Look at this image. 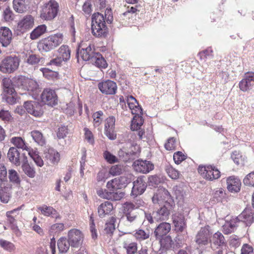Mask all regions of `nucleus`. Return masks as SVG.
Here are the masks:
<instances>
[{
	"label": "nucleus",
	"instance_id": "obj_1",
	"mask_svg": "<svg viewBox=\"0 0 254 254\" xmlns=\"http://www.w3.org/2000/svg\"><path fill=\"white\" fill-rule=\"evenodd\" d=\"M105 16L97 12L92 15L91 32L93 36L98 38H105L108 33Z\"/></svg>",
	"mask_w": 254,
	"mask_h": 254
},
{
	"label": "nucleus",
	"instance_id": "obj_2",
	"mask_svg": "<svg viewBox=\"0 0 254 254\" xmlns=\"http://www.w3.org/2000/svg\"><path fill=\"white\" fill-rule=\"evenodd\" d=\"M63 35L58 33L41 40L38 44L40 51L49 52L59 46L63 41Z\"/></svg>",
	"mask_w": 254,
	"mask_h": 254
},
{
	"label": "nucleus",
	"instance_id": "obj_3",
	"mask_svg": "<svg viewBox=\"0 0 254 254\" xmlns=\"http://www.w3.org/2000/svg\"><path fill=\"white\" fill-rule=\"evenodd\" d=\"M20 59L16 55L5 57L0 63V71L3 73H12L19 67Z\"/></svg>",
	"mask_w": 254,
	"mask_h": 254
},
{
	"label": "nucleus",
	"instance_id": "obj_4",
	"mask_svg": "<svg viewBox=\"0 0 254 254\" xmlns=\"http://www.w3.org/2000/svg\"><path fill=\"white\" fill-rule=\"evenodd\" d=\"M59 10L58 3L55 0H50L44 5L40 17L46 20H51L57 16Z\"/></svg>",
	"mask_w": 254,
	"mask_h": 254
},
{
	"label": "nucleus",
	"instance_id": "obj_5",
	"mask_svg": "<svg viewBox=\"0 0 254 254\" xmlns=\"http://www.w3.org/2000/svg\"><path fill=\"white\" fill-rule=\"evenodd\" d=\"M198 172L204 179L209 181L219 179L221 176L220 171L214 166H199Z\"/></svg>",
	"mask_w": 254,
	"mask_h": 254
},
{
	"label": "nucleus",
	"instance_id": "obj_6",
	"mask_svg": "<svg viewBox=\"0 0 254 254\" xmlns=\"http://www.w3.org/2000/svg\"><path fill=\"white\" fill-rule=\"evenodd\" d=\"M211 234L208 226L201 227L197 233L195 242L197 245V248H202L207 245L210 241Z\"/></svg>",
	"mask_w": 254,
	"mask_h": 254
},
{
	"label": "nucleus",
	"instance_id": "obj_7",
	"mask_svg": "<svg viewBox=\"0 0 254 254\" xmlns=\"http://www.w3.org/2000/svg\"><path fill=\"white\" fill-rule=\"evenodd\" d=\"M14 81L18 87L24 90L34 91L38 87L37 82L24 76L20 75L14 78Z\"/></svg>",
	"mask_w": 254,
	"mask_h": 254
},
{
	"label": "nucleus",
	"instance_id": "obj_8",
	"mask_svg": "<svg viewBox=\"0 0 254 254\" xmlns=\"http://www.w3.org/2000/svg\"><path fill=\"white\" fill-rule=\"evenodd\" d=\"M175 206L174 202L165 203L157 211L153 212L155 221H162L167 220L169 218L171 211Z\"/></svg>",
	"mask_w": 254,
	"mask_h": 254
},
{
	"label": "nucleus",
	"instance_id": "obj_9",
	"mask_svg": "<svg viewBox=\"0 0 254 254\" xmlns=\"http://www.w3.org/2000/svg\"><path fill=\"white\" fill-rule=\"evenodd\" d=\"M154 204L164 205L171 202H174L169 192L166 189L157 190L152 198Z\"/></svg>",
	"mask_w": 254,
	"mask_h": 254
},
{
	"label": "nucleus",
	"instance_id": "obj_10",
	"mask_svg": "<svg viewBox=\"0 0 254 254\" xmlns=\"http://www.w3.org/2000/svg\"><path fill=\"white\" fill-rule=\"evenodd\" d=\"M34 25V17L31 15H26L18 21L16 31L18 34H23L31 29Z\"/></svg>",
	"mask_w": 254,
	"mask_h": 254
},
{
	"label": "nucleus",
	"instance_id": "obj_11",
	"mask_svg": "<svg viewBox=\"0 0 254 254\" xmlns=\"http://www.w3.org/2000/svg\"><path fill=\"white\" fill-rule=\"evenodd\" d=\"M41 101L50 106H54L58 104V97L56 92L51 89H45L41 95Z\"/></svg>",
	"mask_w": 254,
	"mask_h": 254
},
{
	"label": "nucleus",
	"instance_id": "obj_12",
	"mask_svg": "<svg viewBox=\"0 0 254 254\" xmlns=\"http://www.w3.org/2000/svg\"><path fill=\"white\" fill-rule=\"evenodd\" d=\"M98 87L101 92L105 95L115 94L117 90L116 83L110 80L99 82Z\"/></svg>",
	"mask_w": 254,
	"mask_h": 254
},
{
	"label": "nucleus",
	"instance_id": "obj_13",
	"mask_svg": "<svg viewBox=\"0 0 254 254\" xmlns=\"http://www.w3.org/2000/svg\"><path fill=\"white\" fill-rule=\"evenodd\" d=\"M67 237L70 246L77 248L81 244L83 236L80 230L77 229H72L68 231Z\"/></svg>",
	"mask_w": 254,
	"mask_h": 254
},
{
	"label": "nucleus",
	"instance_id": "obj_14",
	"mask_svg": "<svg viewBox=\"0 0 254 254\" xmlns=\"http://www.w3.org/2000/svg\"><path fill=\"white\" fill-rule=\"evenodd\" d=\"M127 184V178L125 176H121L108 181L106 184V187L109 190L115 191L121 189Z\"/></svg>",
	"mask_w": 254,
	"mask_h": 254
},
{
	"label": "nucleus",
	"instance_id": "obj_15",
	"mask_svg": "<svg viewBox=\"0 0 254 254\" xmlns=\"http://www.w3.org/2000/svg\"><path fill=\"white\" fill-rule=\"evenodd\" d=\"M116 119L114 116L107 118L105 122V134L110 139L116 138V133L115 130Z\"/></svg>",
	"mask_w": 254,
	"mask_h": 254
},
{
	"label": "nucleus",
	"instance_id": "obj_16",
	"mask_svg": "<svg viewBox=\"0 0 254 254\" xmlns=\"http://www.w3.org/2000/svg\"><path fill=\"white\" fill-rule=\"evenodd\" d=\"M24 107L29 114L35 117H41L43 114L41 106L37 102H25L24 104Z\"/></svg>",
	"mask_w": 254,
	"mask_h": 254
},
{
	"label": "nucleus",
	"instance_id": "obj_17",
	"mask_svg": "<svg viewBox=\"0 0 254 254\" xmlns=\"http://www.w3.org/2000/svg\"><path fill=\"white\" fill-rule=\"evenodd\" d=\"M227 189L231 193L239 192L241 188L242 183L237 176L233 175L226 179Z\"/></svg>",
	"mask_w": 254,
	"mask_h": 254
},
{
	"label": "nucleus",
	"instance_id": "obj_18",
	"mask_svg": "<svg viewBox=\"0 0 254 254\" xmlns=\"http://www.w3.org/2000/svg\"><path fill=\"white\" fill-rule=\"evenodd\" d=\"M144 178V176L139 177L133 182V186L131 192L132 195L136 196L144 192L147 187Z\"/></svg>",
	"mask_w": 254,
	"mask_h": 254
},
{
	"label": "nucleus",
	"instance_id": "obj_19",
	"mask_svg": "<svg viewBox=\"0 0 254 254\" xmlns=\"http://www.w3.org/2000/svg\"><path fill=\"white\" fill-rule=\"evenodd\" d=\"M133 168L136 172L146 174L154 169V165L149 161L137 160L134 162Z\"/></svg>",
	"mask_w": 254,
	"mask_h": 254
},
{
	"label": "nucleus",
	"instance_id": "obj_20",
	"mask_svg": "<svg viewBox=\"0 0 254 254\" xmlns=\"http://www.w3.org/2000/svg\"><path fill=\"white\" fill-rule=\"evenodd\" d=\"M172 220L177 232H182L186 229L187 225L183 215L175 213L172 215Z\"/></svg>",
	"mask_w": 254,
	"mask_h": 254
},
{
	"label": "nucleus",
	"instance_id": "obj_21",
	"mask_svg": "<svg viewBox=\"0 0 254 254\" xmlns=\"http://www.w3.org/2000/svg\"><path fill=\"white\" fill-rule=\"evenodd\" d=\"M12 34L11 30L6 27L0 28V43L3 47H6L12 40Z\"/></svg>",
	"mask_w": 254,
	"mask_h": 254
},
{
	"label": "nucleus",
	"instance_id": "obj_22",
	"mask_svg": "<svg viewBox=\"0 0 254 254\" xmlns=\"http://www.w3.org/2000/svg\"><path fill=\"white\" fill-rule=\"evenodd\" d=\"M239 221L242 222L247 226H249L254 222L253 210L251 208H246L237 217Z\"/></svg>",
	"mask_w": 254,
	"mask_h": 254
},
{
	"label": "nucleus",
	"instance_id": "obj_23",
	"mask_svg": "<svg viewBox=\"0 0 254 254\" xmlns=\"http://www.w3.org/2000/svg\"><path fill=\"white\" fill-rule=\"evenodd\" d=\"M123 212L128 221L132 222L136 218V215L131 212L136 208L135 205L131 202H126L123 204Z\"/></svg>",
	"mask_w": 254,
	"mask_h": 254
},
{
	"label": "nucleus",
	"instance_id": "obj_24",
	"mask_svg": "<svg viewBox=\"0 0 254 254\" xmlns=\"http://www.w3.org/2000/svg\"><path fill=\"white\" fill-rule=\"evenodd\" d=\"M171 224L167 222L161 223L155 229L154 233L156 239H160L166 235L170 231Z\"/></svg>",
	"mask_w": 254,
	"mask_h": 254
},
{
	"label": "nucleus",
	"instance_id": "obj_25",
	"mask_svg": "<svg viewBox=\"0 0 254 254\" xmlns=\"http://www.w3.org/2000/svg\"><path fill=\"white\" fill-rule=\"evenodd\" d=\"M94 50V46L89 44L86 48L82 47L81 50L78 52V54L80 56L83 60L87 61L93 59L94 55L97 53H95Z\"/></svg>",
	"mask_w": 254,
	"mask_h": 254
},
{
	"label": "nucleus",
	"instance_id": "obj_26",
	"mask_svg": "<svg viewBox=\"0 0 254 254\" xmlns=\"http://www.w3.org/2000/svg\"><path fill=\"white\" fill-rule=\"evenodd\" d=\"M11 193V185L3 183L0 187V198L3 203H7L9 200Z\"/></svg>",
	"mask_w": 254,
	"mask_h": 254
},
{
	"label": "nucleus",
	"instance_id": "obj_27",
	"mask_svg": "<svg viewBox=\"0 0 254 254\" xmlns=\"http://www.w3.org/2000/svg\"><path fill=\"white\" fill-rule=\"evenodd\" d=\"M20 153L18 149L14 147L9 148L7 152V158L9 161L16 166L20 164Z\"/></svg>",
	"mask_w": 254,
	"mask_h": 254
},
{
	"label": "nucleus",
	"instance_id": "obj_28",
	"mask_svg": "<svg viewBox=\"0 0 254 254\" xmlns=\"http://www.w3.org/2000/svg\"><path fill=\"white\" fill-rule=\"evenodd\" d=\"M21 207H18L12 210L6 212V215L7 217V221L11 225V229L15 232L19 231L17 226L15 225L16 220L15 217L18 214L19 211Z\"/></svg>",
	"mask_w": 254,
	"mask_h": 254
},
{
	"label": "nucleus",
	"instance_id": "obj_29",
	"mask_svg": "<svg viewBox=\"0 0 254 254\" xmlns=\"http://www.w3.org/2000/svg\"><path fill=\"white\" fill-rule=\"evenodd\" d=\"M45 157L53 165L58 164L60 160V153L53 148H49L45 152Z\"/></svg>",
	"mask_w": 254,
	"mask_h": 254
},
{
	"label": "nucleus",
	"instance_id": "obj_30",
	"mask_svg": "<svg viewBox=\"0 0 254 254\" xmlns=\"http://www.w3.org/2000/svg\"><path fill=\"white\" fill-rule=\"evenodd\" d=\"M113 210V205L109 201H105L98 207V213L100 217H104L106 215L110 214Z\"/></svg>",
	"mask_w": 254,
	"mask_h": 254
},
{
	"label": "nucleus",
	"instance_id": "obj_31",
	"mask_svg": "<svg viewBox=\"0 0 254 254\" xmlns=\"http://www.w3.org/2000/svg\"><path fill=\"white\" fill-rule=\"evenodd\" d=\"M127 103L133 115L139 114L141 113V108L139 107L137 100L132 96L127 97Z\"/></svg>",
	"mask_w": 254,
	"mask_h": 254
},
{
	"label": "nucleus",
	"instance_id": "obj_32",
	"mask_svg": "<svg viewBox=\"0 0 254 254\" xmlns=\"http://www.w3.org/2000/svg\"><path fill=\"white\" fill-rule=\"evenodd\" d=\"M210 243L217 246L226 247V242L224 236L219 231L215 233L210 238Z\"/></svg>",
	"mask_w": 254,
	"mask_h": 254
},
{
	"label": "nucleus",
	"instance_id": "obj_33",
	"mask_svg": "<svg viewBox=\"0 0 254 254\" xmlns=\"http://www.w3.org/2000/svg\"><path fill=\"white\" fill-rule=\"evenodd\" d=\"M123 247L126 250L127 254H135L137 251L138 245L135 242L126 240L123 243Z\"/></svg>",
	"mask_w": 254,
	"mask_h": 254
},
{
	"label": "nucleus",
	"instance_id": "obj_34",
	"mask_svg": "<svg viewBox=\"0 0 254 254\" xmlns=\"http://www.w3.org/2000/svg\"><path fill=\"white\" fill-rule=\"evenodd\" d=\"M37 209L44 216H51L52 217H57V211L53 207L43 205L42 206H38Z\"/></svg>",
	"mask_w": 254,
	"mask_h": 254
},
{
	"label": "nucleus",
	"instance_id": "obj_35",
	"mask_svg": "<svg viewBox=\"0 0 254 254\" xmlns=\"http://www.w3.org/2000/svg\"><path fill=\"white\" fill-rule=\"evenodd\" d=\"M133 236L137 241L141 242L148 239L150 236V234L148 230H144L138 229L134 231Z\"/></svg>",
	"mask_w": 254,
	"mask_h": 254
},
{
	"label": "nucleus",
	"instance_id": "obj_36",
	"mask_svg": "<svg viewBox=\"0 0 254 254\" xmlns=\"http://www.w3.org/2000/svg\"><path fill=\"white\" fill-rule=\"evenodd\" d=\"M28 4V0H13V7L14 10L19 13H22L27 9Z\"/></svg>",
	"mask_w": 254,
	"mask_h": 254
},
{
	"label": "nucleus",
	"instance_id": "obj_37",
	"mask_svg": "<svg viewBox=\"0 0 254 254\" xmlns=\"http://www.w3.org/2000/svg\"><path fill=\"white\" fill-rule=\"evenodd\" d=\"M47 31V26L45 24H42L36 27L31 32L30 38L31 40H36L45 34Z\"/></svg>",
	"mask_w": 254,
	"mask_h": 254
},
{
	"label": "nucleus",
	"instance_id": "obj_38",
	"mask_svg": "<svg viewBox=\"0 0 254 254\" xmlns=\"http://www.w3.org/2000/svg\"><path fill=\"white\" fill-rule=\"evenodd\" d=\"M249 77V75L246 73L244 78L239 83L240 89L243 92L250 90L253 86V84L251 83V82L253 81L250 79L251 78Z\"/></svg>",
	"mask_w": 254,
	"mask_h": 254
},
{
	"label": "nucleus",
	"instance_id": "obj_39",
	"mask_svg": "<svg viewBox=\"0 0 254 254\" xmlns=\"http://www.w3.org/2000/svg\"><path fill=\"white\" fill-rule=\"evenodd\" d=\"M2 85L5 93L12 95L15 93V89L12 80L7 77H4L2 80Z\"/></svg>",
	"mask_w": 254,
	"mask_h": 254
},
{
	"label": "nucleus",
	"instance_id": "obj_40",
	"mask_svg": "<svg viewBox=\"0 0 254 254\" xmlns=\"http://www.w3.org/2000/svg\"><path fill=\"white\" fill-rule=\"evenodd\" d=\"M28 154L29 156L33 159L37 166L40 167L43 166L44 164L43 160L39 155L38 152L36 150L31 148L28 150Z\"/></svg>",
	"mask_w": 254,
	"mask_h": 254
},
{
	"label": "nucleus",
	"instance_id": "obj_41",
	"mask_svg": "<svg viewBox=\"0 0 254 254\" xmlns=\"http://www.w3.org/2000/svg\"><path fill=\"white\" fill-rule=\"evenodd\" d=\"M92 61L99 68H105L107 67L108 64L102 55L99 53H97L94 55Z\"/></svg>",
	"mask_w": 254,
	"mask_h": 254
},
{
	"label": "nucleus",
	"instance_id": "obj_42",
	"mask_svg": "<svg viewBox=\"0 0 254 254\" xmlns=\"http://www.w3.org/2000/svg\"><path fill=\"white\" fill-rule=\"evenodd\" d=\"M11 142L18 148L26 150L27 152L31 148L26 145L25 140L21 137H13L10 140Z\"/></svg>",
	"mask_w": 254,
	"mask_h": 254
},
{
	"label": "nucleus",
	"instance_id": "obj_43",
	"mask_svg": "<svg viewBox=\"0 0 254 254\" xmlns=\"http://www.w3.org/2000/svg\"><path fill=\"white\" fill-rule=\"evenodd\" d=\"M144 123L143 118L139 114L134 115L130 126L132 130H137L141 128Z\"/></svg>",
	"mask_w": 254,
	"mask_h": 254
},
{
	"label": "nucleus",
	"instance_id": "obj_44",
	"mask_svg": "<svg viewBox=\"0 0 254 254\" xmlns=\"http://www.w3.org/2000/svg\"><path fill=\"white\" fill-rule=\"evenodd\" d=\"M43 62V58L38 55L34 54H29L26 56L25 62L28 64L36 66Z\"/></svg>",
	"mask_w": 254,
	"mask_h": 254
},
{
	"label": "nucleus",
	"instance_id": "obj_45",
	"mask_svg": "<svg viewBox=\"0 0 254 254\" xmlns=\"http://www.w3.org/2000/svg\"><path fill=\"white\" fill-rule=\"evenodd\" d=\"M21 168L23 172L28 177L34 178L36 176V172L35 168L31 166L27 162L23 163Z\"/></svg>",
	"mask_w": 254,
	"mask_h": 254
},
{
	"label": "nucleus",
	"instance_id": "obj_46",
	"mask_svg": "<svg viewBox=\"0 0 254 254\" xmlns=\"http://www.w3.org/2000/svg\"><path fill=\"white\" fill-rule=\"evenodd\" d=\"M156 240H159L161 247L166 250L170 249L174 244L171 237L169 235L165 236L160 239H156Z\"/></svg>",
	"mask_w": 254,
	"mask_h": 254
},
{
	"label": "nucleus",
	"instance_id": "obj_47",
	"mask_svg": "<svg viewBox=\"0 0 254 254\" xmlns=\"http://www.w3.org/2000/svg\"><path fill=\"white\" fill-rule=\"evenodd\" d=\"M231 158L237 165L244 166L245 164V157L239 151H234L233 152Z\"/></svg>",
	"mask_w": 254,
	"mask_h": 254
},
{
	"label": "nucleus",
	"instance_id": "obj_48",
	"mask_svg": "<svg viewBox=\"0 0 254 254\" xmlns=\"http://www.w3.org/2000/svg\"><path fill=\"white\" fill-rule=\"evenodd\" d=\"M70 244L65 237L61 238L58 241V247L61 253H66L69 249Z\"/></svg>",
	"mask_w": 254,
	"mask_h": 254
},
{
	"label": "nucleus",
	"instance_id": "obj_49",
	"mask_svg": "<svg viewBox=\"0 0 254 254\" xmlns=\"http://www.w3.org/2000/svg\"><path fill=\"white\" fill-rule=\"evenodd\" d=\"M60 57L64 60L66 61L70 58V50L68 46L62 45L58 50Z\"/></svg>",
	"mask_w": 254,
	"mask_h": 254
},
{
	"label": "nucleus",
	"instance_id": "obj_50",
	"mask_svg": "<svg viewBox=\"0 0 254 254\" xmlns=\"http://www.w3.org/2000/svg\"><path fill=\"white\" fill-rule=\"evenodd\" d=\"M165 170L169 177L173 180L179 179L181 175L180 172L170 165H166L165 168Z\"/></svg>",
	"mask_w": 254,
	"mask_h": 254
},
{
	"label": "nucleus",
	"instance_id": "obj_51",
	"mask_svg": "<svg viewBox=\"0 0 254 254\" xmlns=\"http://www.w3.org/2000/svg\"><path fill=\"white\" fill-rule=\"evenodd\" d=\"M31 135L35 142L41 146H43L46 143L45 138L42 133L38 130H33L31 132Z\"/></svg>",
	"mask_w": 254,
	"mask_h": 254
},
{
	"label": "nucleus",
	"instance_id": "obj_52",
	"mask_svg": "<svg viewBox=\"0 0 254 254\" xmlns=\"http://www.w3.org/2000/svg\"><path fill=\"white\" fill-rule=\"evenodd\" d=\"M103 113L101 111L95 112L92 115L93 125L94 127H99L103 121Z\"/></svg>",
	"mask_w": 254,
	"mask_h": 254
},
{
	"label": "nucleus",
	"instance_id": "obj_53",
	"mask_svg": "<svg viewBox=\"0 0 254 254\" xmlns=\"http://www.w3.org/2000/svg\"><path fill=\"white\" fill-rule=\"evenodd\" d=\"M8 178L10 182L19 185L21 182V179L19 174L14 169H10L8 170Z\"/></svg>",
	"mask_w": 254,
	"mask_h": 254
},
{
	"label": "nucleus",
	"instance_id": "obj_54",
	"mask_svg": "<svg viewBox=\"0 0 254 254\" xmlns=\"http://www.w3.org/2000/svg\"><path fill=\"white\" fill-rule=\"evenodd\" d=\"M43 76L49 80H54L57 78L58 73L47 68H42L40 69Z\"/></svg>",
	"mask_w": 254,
	"mask_h": 254
},
{
	"label": "nucleus",
	"instance_id": "obj_55",
	"mask_svg": "<svg viewBox=\"0 0 254 254\" xmlns=\"http://www.w3.org/2000/svg\"><path fill=\"white\" fill-rule=\"evenodd\" d=\"M83 131L84 139L89 144L93 145L95 143V138L92 132L87 127H84Z\"/></svg>",
	"mask_w": 254,
	"mask_h": 254
},
{
	"label": "nucleus",
	"instance_id": "obj_56",
	"mask_svg": "<svg viewBox=\"0 0 254 254\" xmlns=\"http://www.w3.org/2000/svg\"><path fill=\"white\" fill-rule=\"evenodd\" d=\"M0 246L4 250L9 252L14 251L16 249L12 243L3 239H0Z\"/></svg>",
	"mask_w": 254,
	"mask_h": 254
},
{
	"label": "nucleus",
	"instance_id": "obj_57",
	"mask_svg": "<svg viewBox=\"0 0 254 254\" xmlns=\"http://www.w3.org/2000/svg\"><path fill=\"white\" fill-rule=\"evenodd\" d=\"M103 157L105 160L109 164H114L119 162L118 157L112 154L109 151H105L103 153Z\"/></svg>",
	"mask_w": 254,
	"mask_h": 254
},
{
	"label": "nucleus",
	"instance_id": "obj_58",
	"mask_svg": "<svg viewBox=\"0 0 254 254\" xmlns=\"http://www.w3.org/2000/svg\"><path fill=\"white\" fill-rule=\"evenodd\" d=\"M177 141L175 137H170L164 145L165 149L169 151H173L176 149Z\"/></svg>",
	"mask_w": 254,
	"mask_h": 254
},
{
	"label": "nucleus",
	"instance_id": "obj_59",
	"mask_svg": "<svg viewBox=\"0 0 254 254\" xmlns=\"http://www.w3.org/2000/svg\"><path fill=\"white\" fill-rule=\"evenodd\" d=\"M123 166L121 165L112 166L109 169V173L112 176H119L123 172Z\"/></svg>",
	"mask_w": 254,
	"mask_h": 254
},
{
	"label": "nucleus",
	"instance_id": "obj_60",
	"mask_svg": "<svg viewBox=\"0 0 254 254\" xmlns=\"http://www.w3.org/2000/svg\"><path fill=\"white\" fill-rule=\"evenodd\" d=\"M116 221V219L112 217L110 219V221L107 222L105 224V231L108 233H112L115 229V223Z\"/></svg>",
	"mask_w": 254,
	"mask_h": 254
},
{
	"label": "nucleus",
	"instance_id": "obj_61",
	"mask_svg": "<svg viewBox=\"0 0 254 254\" xmlns=\"http://www.w3.org/2000/svg\"><path fill=\"white\" fill-rule=\"evenodd\" d=\"M82 10L84 15H90L93 10L91 1L89 0L85 1L82 5Z\"/></svg>",
	"mask_w": 254,
	"mask_h": 254
},
{
	"label": "nucleus",
	"instance_id": "obj_62",
	"mask_svg": "<svg viewBox=\"0 0 254 254\" xmlns=\"http://www.w3.org/2000/svg\"><path fill=\"white\" fill-rule=\"evenodd\" d=\"M96 193L101 198L110 200V197L111 195V191L106 189H99L97 190Z\"/></svg>",
	"mask_w": 254,
	"mask_h": 254
},
{
	"label": "nucleus",
	"instance_id": "obj_63",
	"mask_svg": "<svg viewBox=\"0 0 254 254\" xmlns=\"http://www.w3.org/2000/svg\"><path fill=\"white\" fill-rule=\"evenodd\" d=\"M133 17V16L132 15L126 10L124 13L120 14L119 19L120 22L126 24L127 23H128L130 19H132Z\"/></svg>",
	"mask_w": 254,
	"mask_h": 254
},
{
	"label": "nucleus",
	"instance_id": "obj_64",
	"mask_svg": "<svg viewBox=\"0 0 254 254\" xmlns=\"http://www.w3.org/2000/svg\"><path fill=\"white\" fill-rule=\"evenodd\" d=\"M243 182L247 186L254 187V171L248 174L244 179Z\"/></svg>",
	"mask_w": 254,
	"mask_h": 254
}]
</instances>
